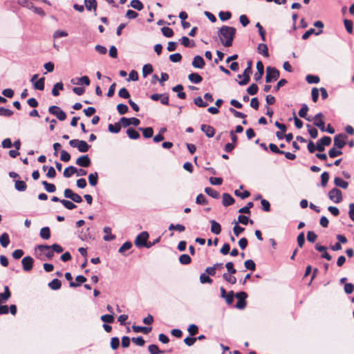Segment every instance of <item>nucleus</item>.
Wrapping results in <instances>:
<instances>
[{"instance_id": "nucleus-1", "label": "nucleus", "mask_w": 354, "mask_h": 354, "mask_svg": "<svg viewBox=\"0 0 354 354\" xmlns=\"http://www.w3.org/2000/svg\"><path fill=\"white\" fill-rule=\"evenodd\" d=\"M236 35V28L232 26H223L218 30V36L225 47H230Z\"/></svg>"}, {"instance_id": "nucleus-44", "label": "nucleus", "mask_w": 354, "mask_h": 354, "mask_svg": "<svg viewBox=\"0 0 354 354\" xmlns=\"http://www.w3.org/2000/svg\"><path fill=\"white\" fill-rule=\"evenodd\" d=\"M61 203L65 208L69 210L74 209L77 207V205L74 203L68 200L62 199Z\"/></svg>"}, {"instance_id": "nucleus-52", "label": "nucleus", "mask_w": 354, "mask_h": 354, "mask_svg": "<svg viewBox=\"0 0 354 354\" xmlns=\"http://www.w3.org/2000/svg\"><path fill=\"white\" fill-rule=\"evenodd\" d=\"M245 268L247 270L254 271L256 269V264L252 259H248L244 262Z\"/></svg>"}, {"instance_id": "nucleus-2", "label": "nucleus", "mask_w": 354, "mask_h": 354, "mask_svg": "<svg viewBox=\"0 0 354 354\" xmlns=\"http://www.w3.org/2000/svg\"><path fill=\"white\" fill-rule=\"evenodd\" d=\"M69 145L71 147L77 148L78 151L81 153L87 152L91 146L84 140L78 139H73L69 141Z\"/></svg>"}, {"instance_id": "nucleus-15", "label": "nucleus", "mask_w": 354, "mask_h": 354, "mask_svg": "<svg viewBox=\"0 0 354 354\" xmlns=\"http://www.w3.org/2000/svg\"><path fill=\"white\" fill-rule=\"evenodd\" d=\"M315 248L316 250L322 252L321 257L323 259H326L328 261H330L332 259L331 255L327 252V248L324 245H321L319 243H317L315 245Z\"/></svg>"}, {"instance_id": "nucleus-20", "label": "nucleus", "mask_w": 354, "mask_h": 354, "mask_svg": "<svg viewBox=\"0 0 354 354\" xmlns=\"http://www.w3.org/2000/svg\"><path fill=\"white\" fill-rule=\"evenodd\" d=\"M235 201L234 198L228 193H224L223 194V205L225 207H228L234 203Z\"/></svg>"}, {"instance_id": "nucleus-13", "label": "nucleus", "mask_w": 354, "mask_h": 354, "mask_svg": "<svg viewBox=\"0 0 354 354\" xmlns=\"http://www.w3.org/2000/svg\"><path fill=\"white\" fill-rule=\"evenodd\" d=\"M324 117L323 114L322 113H317L315 117L313 118V124L318 127L322 132L325 131V122L322 120V118Z\"/></svg>"}, {"instance_id": "nucleus-64", "label": "nucleus", "mask_w": 354, "mask_h": 354, "mask_svg": "<svg viewBox=\"0 0 354 354\" xmlns=\"http://www.w3.org/2000/svg\"><path fill=\"white\" fill-rule=\"evenodd\" d=\"M148 351L151 354H158L162 353L156 344H151L148 346Z\"/></svg>"}, {"instance_id": "nucleus-58", "label": "nucleus", "mask_w": 354, "mask_h": 354, "mask_svg": "<svg viewBox=\"0 0 354 354\" xmlns=\"http://www.w3.org/2000/svg\"><path fill=\"white\" fill-rule=\"evenodd\" d=\"M162 35L166 37H171L174 35V31L169 27L165 26L161 28Z\"/></svg>"}, {"instance_id": "nucleus-49", "label": "nucleus", "mask_w": 354, "mask_h": 354, "mask_svg": "<svg viewBox=\"0 0 354 354\" xmlns=\"http://www.w3.org/2000/svg\"><path fill=\"white\" fill-rule=\"evenodd\" d=\"M254 203L253 202H248V204L243 207L239 209V212L241 214H250V208L253 207Z\"/></svg>"}, {"instance_id": "nucleus-19", "label": "nucleus", "mask_w": 354, "mask_h": 354, "mask_svg": "<svg viewBox=\"0 0 354 354\" xmlns=\"http://www.w3.org/2000/svg\"><path fill=\"white\" fill-rule=\"evenodd\" d=\"M252 71H250L249 68H245L243 73V79L239 81V84L241 86H244L248 84L250 80V74Z\"/></svg>"}, {"instance_id": "nucleus-56", "label": "nucleus", "mask_w": 354, "mask_h": 354, "mask_svg": "<svg viewBox=\"0 0 354 354\" xmlns=\"http://www.w3.org/2000/svg\"><path fill=\"white\" fill-rule=\"evenodd\" d=\"M194 103L198 107L204 108L207 106V103L204 102L201 96L195 97L194 99Z\"/></svg>"}, {"instance_id": "nucleus-61", "label": "nucleus", "mask_w": 354, "mask_h": 354, "mask_svg": "<svg viewBox=\"0 0 354 354\" xmlns=\"http://www.w3.org/2000/svg\"><path fill=\"white\" fill-rule=\"evenodd\" d=\"M308 111V106L306 104H303L301 108L299 111V115L302 118H306L307 113Z\"/></svg>"}, {"instance_id": "nucleus-32", "label": "nucleus", "mask_w": 354, "mask_h": 354, "mask_svg": "<svg viewBox=\"0 0 354 354\" xmlns=\"http://www.w3.org/2000/svg\"><path fill=\"white\" fill-rule=\"evenodd\" d=\"M33 87L36 90L39 91H43L45 87V78L44 77H40L39 80H37L34 84Z\"/></svg>"}, {"instance_id": "nucleus-37", "label": "nucleus", "mask_w": 354, "mask_h": 354, "mask_svg": "<svg viewBox=\"0 0 354 354\" xmlns=\"http://www.w3.org/2000/svg\"><path fill=\"white\" fill-rule=\"evenodd\" d=\"M322 32V30H319L317 32H315V30L314 28H310L309 30H308L303 34L301 38H302V39L306 40V39H308L309 37L313 34L319 35Z\"/></svg>"}, {"instance_id": "nucleus-29", "label": "nucleus", "mask_w": 354, "mask_h": 354, "mask_svg": "<svg viewBox=\"0 0 354 354\" xmlns=\"http://www.w3.org/2000/svg\"><path fill=\"white\" fill-rule=\"evenodd\" d=\"M10 242V237L8 233L4 232L0 236V244L3 248H6Z\"/></svg>"}, {"instance_id": "nucleus-21", "label": "nucleus", "mask_w": 354, "mask_h": 354, "mask_svg": "<svg viewBox=\"0 0 354 354\" xmlns=\"http://www.w3.org/2000/svg\"><path fill=\"white\" fill-rule=\"evenodd\" d=\"M84 5L88 11L96 12L97 3L96 0H84Z\"/></svg>"}, {"instance_id": "nucleus-11", "label": "nucleus", "mask_w": 354, "mask_h": 354, "mask_svg": "<svg viewBox=\"0 0 354 354\" xmlns=\"http://www.w3.org/2000/svg\"><path fill=\"white\" fill-rule=\"evenodd\" d=\"M120 122H121V124L124 128H126L131 124L133 126L137 127L140 124V121L136 118H128L126 117H122L120 118Z\"/></svg>"}, {"instance_id": "nucleus-22", "label": "nucleus", "mask_w": 354, "mask_h": 354, "mask_svg": "<svg viewBox=\"0 0 354 354\" xmlns=\"http://www.w3.org/2000/svg\"><path fill=\"white\" fill-rule=\"evenodd\" d=\"M103 232L106 234V235H104L103 237V239L105 241H111L115 239V236L111 234V227H107V226L104 227L103 228Z\"/></svg>"}, {"instance_id": "nucleus-41", "label": "nucleus", "mask_w": 354, "mask_h": 354, "mask_svg": "<svg viewBox=\"0 0 354 354\" xmlns=\"http://www.w3.org/2000/svg\"><path fill=\"white\" fill-rule=\"evenodd\" d=\"M62 283L58 279H54L49 283L48 286L53 290H59L61 288Z\"/></svg>"}, {"instance_id": "nucleus-45", "label": "nucleus", "mask_w": 354, "mask_h": 354, "mask_svg": "<svg viewBox=\"0 0 354 354\" xmlns=\"http://www.w3.org/2000/svg\"><path fill=\"white\" fill-rule=\"evenodd\" d=\"M64 89V85L62 84V82H57L56 83L54 86H53V88L52 90V94L53 96H58L59 95V90H63Z\"/></svg>"}, {"instance_id": "nucleus-53", "label": "nucleus", "mask_w": 354, "mask_h": 354, "mask_svg": "<svg viewBox=\"0 0 354 354\" xmlns=\"http://www.w3.org/2000/svg\"><path fill=\"white\" fill-rule=\"evenodd\" d=\"M101 320L104 322V324H111L114 322V317L112 314H106L101 316Z\"/></svg>"}, {"instance_id": "nucleus-46", "label": "nucleus", "mask_w": 354, "mask_h": 354, "mask_svg": "<svg viewBox=\"0 0 354 354\" xmlns=\"http://www.w3.org/2000/svg\"><path fill=\"white\" fill-rule=\"evenodd\" d=\"M33 0H17V3L21 6L27 8L29 10H31L33 8Z\"/></svg>"}, {"instance_id": "nucleus-25", "label": "nucleus", "mask_w": 354, "mask_h": 354, "mask_svg": "<svg viewBox=\"0 0 354 354\" xmlns=\"http://www.w3.org/2000/svg\"><path fill=\"white\" fill-rule=\"evenodd\" d=\"M11 297V292L8 286H4V292L0 293V304L7 301Z\"/></svg>"}, {"instance_id": "nucleus-31", "label": "nucleus", "mask_w": 354, "mask_h": 354, "mask_svg": "<svg viewBox=\"0 0 354 354\" xmlns=\"http://www.w3.org/2000/svg\"><path fill=\"white\" fill-rule=\"evenodd\" d=\"M127 134L130 139L137 140L140 138V133L133 128H129L127 130Z\"/></svg>"}, {"instance_id": "nucleus-42", "label": "nucleus", "mask_w": 354, "mask_h": 354, "mask_svg": "<svg viewBox=\"0 0 354 354\" xmlns=\"http://www.w3.org/2000/svg\"><path fill=\"white\" fill-rule=\"evenodd\" d=\"M153 73V66L151 64H146L142 67V75L146 77L148 75Z\"/></svg>"}, {"instance_id": "nucleus-48", "label": "nucleus", "mask_w": 354, "mask_h": 354, "mask_svg": "<svg viewBox=\"0 0 354 354\" xmlns=\"http://www.w3.org/2000/svg\"><path fill=\"white\" fill-rule=\"evenodd\" d=\"M342 153H343V152L341 149H335V147L331 148L328 151V156L331 158H336V157L342 155Z\"/></svg>"}, {"instance_id": "nucleus-23", "label": "nucleus", "mask_w": 354, "mask_h": 354, "mask_svg": "<svg viewBox=\"0 0 354 354\" xmlns=\"http://www.w3.org/2000/svg\"><path fill=\"white\" fill-rule=\"evenodd\" d=\"M209 222L211 223V232L214 234H219L221 232V225L214 220H211Z\"/></svg>"}, {"instance_id": "nucleus-27", "label": "nucleus", "mask_w": 354, "mask_h": 354, "mask_svg": "<svg viewBox=\"0 0 354 354\" xmlns=\"http://www.w3.org/2000/svg\"><path fill=\"white\" fill-rule=\"evenodd\" d=\"M78 169L74 166H69L66 167L63 173V175L65 178H70L73 174L77 173Z\"/></svg>"}, {"instance_id": "nucleus-7", "label": "nucleus", "mask_w": 354, "mask_h": 354, "mask_svg": "<svg viewBox=\"0 0 354 354\" xmlns=\"http://www.w3.org/2000/svg\"><path fill=\"white\" fill-rule=\"evenodd\" d=\"M328 198L335 203H339L342 201V192L340 189L334 187L328 192Z\"/></svg>"}, {"instance_id": "nucleus-54", "label": "nucleus", "mask_w": 354, "mask_h": 354, "mask_svg": "<svg viewBox=\"0 0 354 354\" xmlns=\"http://www.w3.org/2000/svg\"><path fill=\"white\" fill-rule=\"evenodd\" d=\"M229 111L233 114V115L235 117V118H243V119H245L247 115L242 113V112H240V111H236L235 109L232 108V107H230L229 109Z\"/></svg>"}, {"instance_id": "nucleus-26", "label": "nucleus", "mask_w": 354, "mask_h": 354, "mask_svg": "<svg viewBox=\"0 0 354 354\" xmlns=\"http://www.w3.org/2000/svg\"><path fill=\"white\" fill-rule=\"evenodd\" d=\"M190 82L194 84H199L202 82L203 77L197 73H192L188 75Z\"/></svg>"}, {"instance_id": "nucleus-62", "label": "nucleus", "mask_w": 354, "mask_h": 354, "mask_svg": "<svg viewBox=\"0 0 354 354\" xmlns=\"http://www.w3.org/2000/svg\"><path fill=\"white\" fill-rule=\"evenodd\" d=\"M200 281L201 283H212L213 280L206 273H202L200 275Z\"/></svg>"}, {"instance_id": "nucleus-8", "label": "nucleus", "mask_w": 354, "mask_h": 354, "mask_svg": "<svg viewBox=\"0 0 354 354\" xmlns=\"http://www.w3.org/2000/svg\"><path fill=\"white\" fill-rule=\"evenodd\" d=\"M348 136L344 133L337 134L334 137V147L342 149L346 145V140Z\"/></svg>"}, {"instance_id": "nucleus-28", "label": "nucleus", "mask_w": 354, "mask_h": 354, "mask_svg": "<svg viewBox=\"0 0 354 354\" xmlns=\"http://www.w3.org/2000/svg\"><path fill=\"white\" fill-rule=\"evenodd\" d=\"M257 51L262 54L265 57H269L268 46L266 44H259L257 46Z\"/></svg>"}, {"instance_id": "nucleus-43", "label": "nucleus", "mask_w": 354, "mask_h": 354, "mask_svg": "<svg viewBox=\"0 0 354 354\" xmlns=\"http://www.w3.org/2000/svg\"><path fill=\"white\" fill-rule=\"evenodd\" d=\"M232 274L224 273L223 279L230 284H235L236 283V278L232 275Z\"/></svg>"}, {"instance_id": "nucleus-4", "label": "nucleus", "mask_w": 354, "mask_h": 354, "mask_svg": "<svg viewBox=\"0 0 354 354\" xmlns=\"http://www.w3.org/2000/svg\"><path fill=\"white\" fill-rule=\"evenodd\" d=\"M279 71L275 67L268 66L266 68V82L267 83L276 81L279 77Z\"/></svg>"}, {"instance_id": "nucleus-14", "label": "nucleus", "mask_w": 354, "mask_h": 354, "mask_svg": "<svg viewBox=\"0 0 354 354\" xmlns=\"http://www.w3.org/2000/svg\"><path fill=\"white\" fill-rule=\"evenodd\" d=\"M75 163L80 167H88L91 165V160L88 155H83L76 160Z\"/></svg>"}, {"instance_id": "nucleus-18", "label": "nucleus", "mask_w": 354, "mask_h": 354, "mask_svg": "<svg viewBox=\"0 0 354 354\" xmlns=\"http://www.w3.org/2000/svg\"><path fill=\"white\" fill-rule=\"evenodd\" d=\"M192 64L193 67L201 69L204 68L205 62L203 57L201 55H196L193 59Z\"/></svg>"}, {"instance_id": "nucleus-55", "label": "nucleus", "mask_w": 354, "mask_h": 354, "mask_svg": "<svg viewBox=\"0 0 354 354\" xmlns=\"http://www.w3.org/2000/svg\"><path fill=\"white\" fill-rule=\"evenodd\" d=\"M306 80L308 84H317L319 82V77L317 75H308Z\"/></svg>"}, {"instance_id": "nucleus-34", "label": "nucleus", "mask_w": 354, "mask_h": 354, "mask_svg": "<svg viewBox=\"0 0 354 354\" xmlns=\"http://www.w3.org/2000/svg\"><path fill=\"white\" fill-rule=\"evenodd\" d=\"M121 122H115V124H109L108 126V129L110 132L113 133H118L120 131L121 129Z\"/></svg>"}, {"instance_id": "nucleus-6", "label": "nucleus", "mask_w": 354, "mask_h": 354, "mask_svg": "<svg viewBox=\"0 0 354 354\" xmlns=\"http://www.w3.org/2000/svg\"><path fill=\"white\" fill-rule=\"evenodd\" d=\"M64 195L65 198L71 199L74 203H80L83 201L81 196L69 188L64 189Z\"/></svg>"}, {"instance_id": "nucleus-3", "label": "nucleus", "mask_w": 354, "mask_h": 354, "mask_svg": "<svg viewBox=\"0 0 354 354\" xmlns=\"http://www.w3.org/2000/svg\"><path fill=\"white\" fill-rule=\"evenodd\" d=\"M149 239V234L147 232L144 231L140 233L136 238L135 245L138 248L145 247L146 248H151V244H148L147 239Z\"/></svg>"}, {"instance_id": "nucleus-38", "label": "nucleus", "mask_w": 354, "mask_h": 354, "mask_svg": "<svg viewBox=\"0 0 354 354\" xmlns=\"http://www.w3.org/2000/svg\"><path fill=\"white\" fill-rule=\"evenodd\" d=\"M39 235L43 239H45V240L49 239L50 237V228L48 227H42L40 230Z\"/></svg>"}, {"instance_id": "nucleus-12", "label": "nucleus", "mask_w": 354, "mask_h": 354, "mask_svg": "<svg viewBox=\"0 0 354 354\" xmlns=\"http://www.w3.org/2000/svg\"><path fill=\"white\" fill-rule=\"evenodd\" d=\"M21 264L24 271L30 272L33 268L34 259L30 256H26L22 259Z\"/></svg>"}, {"instance_id": "nucleus-5", "label": "nucleus", "mask_w": 354, "mask_h": 354, "mask_svg": "<svg viewBox=\"0 0 354 354\" xmlns=\"http://www.w3.org/2000/svg\"><path fill=\"white\" fill-rule=\"evenodd\" d=\"M48 112L56 116V118L60 121H64L66 118V113L59 106L56 105L49 106Z\"/></svg>"}, {"instance_id": "nucleus-40", "label": "nucleus", "mask_w": 354, "mask_h": 354, "mask_svg": "<svg viewBox=\"0 0 354 354\" xmlns=\"http://www.w3.org/2000/svg\"><path fill=\"white\" fill-rule=\"evenodd\" d=\"M41 184L44 185V189L49 193H53L56 191V187L53 183H49L46 180H43Z\"/></svg>"}, {"instance_id": "nucleus-60", "label": "nucleus", "mask_w": 354, "mask_h": 354, "mask_svg": "<svg viewBox=\"0 0 354 354\" xmlns=\"http://www.w3.org/2000/svg\"><path fill=\"white\" fill-rule=\"evenodd\" d=\"M246 299L247 298H239L235 307L240 310L244 309L247 305Z\"/></svg>"}, {"instance_id": "nucleus-9", "label": "nucleus", "mask_w": 354, "mask_h": 354, "mask_svg": "<svg viewBox=\"0 0 354 354\" xmlns=\"http://www.w3.org/2000/svg\"><path fill=\"white\" fill-rule=\"evenodd\" d=\"M36 249L39 250L40 252H44L45 249H52L54 253L56 252L57 254L62 253L64 251L63 247L57 243H54L51 245H38Z\"/></svg>"}, {"instance_id": "nucleus-24", "label": "nucleus", "mask_w": 354, "mask_h": 354, "mask_svg": "<svg viewBox=\"0 0 354 354\" xmlns=\"http://www.w3.org/2000/svg\"><path fill=\"white\" fill-rule=\"evenodd\" d=\"M132 329L135 333H143L144 334H147L151 330L152 328L133 325Z\"/></svg>"}, {"instance_id": "nucleus-10", "label": "nucleus", "mask_w": 354, "mask_h": 354, "mask_svg": "<svg viewBox=\"0 0 354 354\" xmlns=\"http://www.w3.org/2000/svg\"><path fill=\"white\" fill-rule=\"evenodd\" d=\"M317 149L322 152L325 150V147L329 146L331 143V138L329 136H324L317 141Z\"/></svg>"}, {"instance_id": "nucleus-51", "label": "nucleus", "mask_w": 354, "mask_h": 354, "mask_svg": "<svg viewBox=\"0 0 354 354\" xmlns=\"http://www.w3.org/2000/svg\"><path fill=\"white\" fill-rule=\"evenodd\" d=\"M192 261L191 257L187 254H183L179 257V262L182 265H187L189 264Z\"/></svg>"}, {"instance_id": "nucleus-59", "label": "nucleus", "mask_w": 354, "mask_h": 354, "mask_svg": "<svg viewBox=\"0 0 354 354\" xmlns=\"http://www.w3.org/2000/svg\"><path fill=\"white\" fill-rule=\"evenodd\" d=\"M117 111L120 115H124L128 112L129 108L127 105L121 103L117 105Z\"/></svg>"}, {"instance_id": "nucleus-50", "label": "nucleus", "mask_w": 354, "mask_h": 354, "mask_svg": "<svg viewBox=\"0 0 354 354\" xmlns=\"http://www.w3.org/2000/svg\"><path fill=\"white\" fill-rule=\"evenodd\" d=\"M239 223H241L243 225H248L249 223L251 224H253L254 221L251 219H250L248 216L245 215H239L238 216V221Z\"/></svg>"}, {"instance_id": "nucleus-17", "label": "nucleus", "mask_w": 354, "mask_h": 354, "mask_svg": "<svg viewBox=\"0 0 354 354\" xmlns=\"http://www.w3.org/2000/svg\"><path fill=\"white\" fill-rule=\"evenodd\" d=\"M257 72L254 75L255 81L259 82L261 80L264 73V66L261 61H258L257 63Z\"/></svg>"}, {"instance_id": "nucleus-39", "label": "nucleus", "mask_w": 354, "mask_h": 354, "mask_svg": "<svg viewBox=\"0 0 354 354\" xmlns=\"http://www.w3.org/2000/svg\"><path fill=\"white\" fill-rule=\"evenodd\" d=\"M205 192L209 196L212 197L213 198L217 199L220 197L219 192L212 187H205Z\"/></svg>"}, {"instance_id": "nucleus-30", "label": "nucleus", "mask_w": 354, "mask_h": 354, "mask_svg": "<svg viewBox=\"0 0 354 354\" xmlns=\"http://www.w3.org/2000/svg\"><path fill=\"white\" fill-rule=\"evenodd\" d=\"M138 129L142 132V135L145 138H150L153 136V129L152 127H140Z\"/></svg>"}, {"instance_id": "nucleus-36", "label": "nucleus", "mask_w": 354, "mask_h": 354, "mask_svg": "<svg viewBox=\"0 0 354 354\" xmlns=\"http://www.w3.org/2000/svg\"><path fill=\"white\" fill-rule=\"evenodd\" d=\"M15 188L19 192H24L27 188V185L24 181L17 180L15 181Z\"/></svg>"}, {"instance_id": "nucleus-33", "label": "nucleus", "mask_w": 354, "mask_h": 354, "mask_svg": "<svg viewBox=\"0 0 354 354\" xmlns=\"http://www.w3.org/2000/svg\"><path fill=\"white\" fill-rule=\"evenodd\" d=\"M88 183L91 186H95L98 182V174L97 172L91 173L88 175Z\"/></svg>"}, {"instance_id": "nucleus-35", "label": "nucleus", "mask_w": 354, "mask_h": 354, "mask_svg": "<svg viewBox=\"0 0 354 354\" xmlns=\"http://www.w3.org/2000/svg\"><path fill=\"white\" fill-rule=\"evenodd\" d=\"M334 183L337 187H339L343 189H346L348 186L347 181L344 180L339 177H335L334 179Z\"/></svg>"}, {"instance_id": "nucleus-57", "label": "nucleus", "mask_w": 354, "mask_h": 354, "mask_svg": "<svg viewBox=\"0 0 354 354\" xmlns=\"http://www.w3.org/2000/svg\"><path fill=\"white\" fill-rule=\"evenodd\" d=\"M306 127L308 128V132L310 134V137L313 139H315L318 136V131L316 128L312 127L310 124H306Z\"/></svg>"}, {"instance_id": "nucleus-47", "label": "nucleus", "mask_w": 354, "mask_h": 354, "mask_svg": "<svg viewBox=\"0 0 354 354\" xmlns=\"http://www.w3.org/2000/svg\"><path fill=\"white\" fill-rule=\"evenodd\" d=\"M130 6L139 11L144 8V5L140 0H132Z\"/></svg>"}, {"instance_id": "nucleus-16", "label": "nucleus", "mask_w": 354, "mask_h": 354, "mask_svg": "<svg viewBox=\"0 0 354 354\" xmlns=\"http://www.w3.org/2000/svg\"><path fill=\"white\" fill-rule=\"evenodd\" d=\"M201 130L205 134L207 138H212L215 134V129L211 125L202 124Z\"/></svg>"}, {"instance_id": "nucleus-63", "label": "nucleus", "mask_w": 354, "mask_h": 354, "mask_svg": "<svg viewBox=\"0 0 354 354\" xmlns=\"http://www.w3.org/2000/svg\"><path fill=\"white\" fill-rule=\"evenodd\" d=\"M259 87L256 84H252L248 88L247 92L250 95H256L258 92Z\"/></svg>"}]
</instances>
